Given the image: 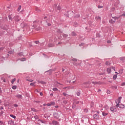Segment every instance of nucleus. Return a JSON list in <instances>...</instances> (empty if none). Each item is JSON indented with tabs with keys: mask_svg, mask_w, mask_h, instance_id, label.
I'll return each instance as SVG.
<instances>
[{
	"mask_svg": "<svg viewBox=\"0 0 125 125\" xmlns=\"http://www.w3.org/2000/svg\"><path fill=\"white\" fill-rule=\"evenodd\" d=\"M122 99V97H119L118 98V99L116 101V107H117L118 108V107H119L120 106V103H121V100Z\"/></svg>",
	"mask_w": 125,
	"mask_h": 125,
	"instance_id": "nucleus-1",
	"label": "nucleus"
},
{
	"mask_svg": "<svg viewBox=\"0 0 125 125\" xmlns=\"http://www.w3.org/2000/svg\"><path fill=\"white\" fill-rule=\"evenodd\" d=\"M110 111H111V112H113V113H115V112L117 111V108L115 107H110Z\"/></svg>",
	"mask_w": 125,
	"mask_h": 125,
	"instance_id": "nucleus-2",
	"label": "nucleus"
},
{
	"mask_svg": "<svg viewBox=\"0 0 125 125\" xmlns=\"http://www.w3.org/2000/svg\"><path fill=\"white\" fill-rule=\"evenodd\" d=\"M59 114H58V113L57 112H55L54 113V118H56V119H58V118H59Z\"/></svg>",
	"mask_w": 125,
	"mask_h": 125,
	"instance_id": "nucleus-3",
	"label": "nucleus"
},
{
	"mask_svg": "<svg viewBox=\"0 0 125 125\" xmlns=\"http://www.w3.org/2000/svg\"><path fill=\"white\" fill-rule=\"evenodd\" d=\"M93 118L95 120H98L99 119V115L98 114H95L94 115Z\"/></svg>",
	"mask_w": 125,
	"mask_h": 125,
	"instance_id": "nucleus-4",
	"label": "nucleus"
},
{
	"mask_svg": "<svg viewBox=\"0 0 125 125\" xmlns=\"http://www.w3.org/2000/svg\"><path fill=\"white\" fill-rule=\"evenodd\" d=\"M21 27H23V28H25V27H28V24L27 23H22L21 24Z\"/></svg>",
	"mask_w": 125,
	"mask_h": 125,
	"instance_id": "nucleus-5",
	"label": "nucleus"
},
{
	"mask_svg": "<svg viewBox=\"0 0 125 125\" xmlns=\"http://www.w3.org/2000/svg\"><path fill=\"white\" fill-rule=\"evenodd\" d=\"M15 20H16L17 22H18V21L20 20V19H19V17L18 16L15 17Z\"/></svg>",
	"mask_w": 125,
	"mask_h": 125,
	"instance_id": "nucleus-6",
	"label": "nucleus"
},
{
	"mask_svg": "<svg viewBox=\"0 0 125 125\" xmlns=\"http://www.w3.org/2000/svg\"><path fill=\"white\" fill-rule=\"evenodd\" d=\"M107 71L108 74H110V73L112 72L111 68H107Z\"/></svg>",
	"mask_w": 125,
	"mask_h": 125,
	"instance_id": "nucleus-7",
	"label": "nucleus"
},
{
	"mask_svg": "<svg viewBox=\"0 0 125 125\" xmlns=\"http://www.w3.org/2000/svg\"><path fill=\"white\" fill-rule=\"evenodd\" d=\"M109 23H111V24H114L115 23V21L113 20H110L109 21Z\"/></svg>",
	"mask_w": 125,
	"mask_h": 125,
	"instance_id": "nucleus-8",
	"label": "nucleus"
},
{
	"mask_svg": "<svg viewBox=\"0 0 125 125\" xmlns=\"http://www.w3.org/2000/svg\"><path fill=\"white\" fill-rule=\"evenodd\" d=\"M102 114H103V116H104V117H106V116H107V115H108V113H106L105 112H103Z\"/></svg>",
	"mask_w": 125,
	"mask_h": 125,
	"instance_id": "nucleus-9",
	"label": "nucleus"
},
{
	"mask_svg": "<svg viewBox=\"0 0 125 125\" xmlns=\"http://www.w3.org/2000/svg\"><path fill=\"white\" fill-rule=\"evenodd\" d=\"M52 123H53V125H58V123L57 122V121H53Z\"/></svg>",
	"mask_w": 125,
	"mask_h": 125,
	"instance_id": "nucleus-10",
	"label": "nucleus"
},
{
	"mask_svg": "<svg viewBox=\"0 0 125 125\" xmlns=\"http://www.w3.org/2000/svg\"><path fill=\"white\" fill-rule=\"evenodd\" d=\"M119 108H121L122 109L125 108V105H124L123 104H119Z\"/></svg>",
	"mask_w": 125,
	"mask_h": 125,
	"instance_id": "nucleus-11",
	"label": "nucleus"
},
{
	"mask_svg": "<svg viewBox=\"0 0 125 125\" xmlns=\"http://www.w3.org/2000/svg\"><path fill=\"white\" fill-rule=\"evenodd\" d=\"M16 97H18V98H21L22 99V95L18 94L16 96Z\"/></svg>",
	"mask_w": 125,
	"mask_h": 125,
	"instance_id": "nucleus-12",
	"label": "nucleus"
},
{
	"mask_svg": "<svg viewBox=\"0 0 125 125\" xmlns=\"http://www.w3.org/2000/svg\"><path fill=\"white\" fill-rule=\"evenodd\" d=\"M96 20H101V17H100L98 16H97L96 17Z\"/></svg>",
	"mask_w": 125,
	"mask_h": 125,
	"instance_id": "nucleus-13",
	"label": "nucleus"
},
{
	"mask_svg": "<svg viewBox=\"0 0 125 125\" xmlns=\"http://www.w3.org/2000/svg\"><path fill=\"white\" fill-rule=\"evenodd\" d=\"M116 74H123V70H120L119 73L115 72Z\"/></svg>",
	"mask_w": 125,
	"mask_h": 125,
	"instance_id": "nucleus-14",
	"label": "nucleus"
},
{
	"mask_svg": "<svg viewBox=\"0 0 125 125\" xmlns=\"http://www.w3.org/2000/svg\"><path fill=\"white\" fill-rule=\"evenodd\" d=\"M15 81H16V79H15V78L13 79L11 81V83H12V84H13L14 83V82H15Z\"/></svg>",
	"mask_w": 125,
	"mask_h": 125,
	"instance_id": "nucleus-15",
	"label": "nucleus"
},
{
	"mask_svg": "<svg viewBox=\"0 0 125 125\" xmlns=\"http://www.w3.org/2000/svg\"><path fill=\"white\" fill-rule=\"evenodd\" d=\"M113 80H116V79L118 78V76H117V75H115L113 76Z\"/></svg>",
	"mask_w": 125,
	"mask_h": 125,
	"instance_id": "nucleus-16",
	"label": "nucleus"
},
{
	"mask_svg": "<svg viewBox=\"0 0 125 125\" xmlns=\"http://www.w3.org/2000/svg\"><path fill=\"white\" fill-rule=\"evenodd\" d=\"M10 117H11V118H13L14 119H16V116L12 115V114H11L10 115Z\"/></svg>",
	"mask_w": 125,
	"mask_h": 125,
	"instance_id": "nucleus-17",
	"label": "nucleus"
},
{
	"mask_svg": "<svg viewBox=\"0 0 125 125\" xmlns=\"http://www.w3.org/2000/svg\"><path fill=\"white\" fill-rule=\"evenodd\" d=\"M1 80L2 81H3V82L4 83H5V79H4V78H3V77H1Z\"/></svg>",
	"mask_w": 125,
	"mask_h": 125,
	"instance_id": "nucleus-18",
	"label": "nucleus"
},
{
	"mask_svg": "<svg viewBox=\"0 0 125 125\" xmlns=\"http://www.w3.org/2000/svg\"><path fill=\"white\" fill-rule=\"evenodd\" d=\"M35 83H36V82H34V83H30V85H31V86L35 85V86H36V85H35Z\"/></svg>",
	"mask_w": 125,
	"mask_h": 125,
	"instance_id": "nucleus-19",
	"label": "nucleus"
},
{
	"mask_svg": "<svg viewBox=\"0 0 125 125\" xmlns=\"http://www.w3.org/2000/svg\"><path fill=\"white\" fill-rule=\"evenodd\" d=\"M110 63L109 62H105V64L107 65V66H109V65H110Z\"/></svg>",
	"mask_w": 125,
	"mask_h": 125,
	"instance_id": "nucleus-20",
	"label": "nucleus"
},
{
	"mask_svg": "<svg viewBox=\"0 0 125 125\" xmlns=\"http://www.w3.org/2000/svg\"><path fill=\"white\" fill-rule=\"evenodd\" d=\"M48 46L49 47H52L53 46V44H49L48 45Z\"/></svg>",
	"mask_w": 125,
	"mask_h": 125,
	"instance_id": "nucleus-21",
	"label": "nucleus"
},
{
	"mask_svg": "<svg viewBox=\"0 0 125 125\" xmlns=\"http://www.w3.org/2000/svg\"><path fill=\"white\" fill-rule=\"evenodd\" d=\"M38 83H42L43 84H45V82H43L42 81H41V82L38 81Z\"/></svg>",
	"mask_w": 125,
	"mask_h": 125,
	"instance_id": "nucleus-22",
	"label": "nucleus"
},
{
	"mask_svg": "<svg viewBox=\"0 0 125 125\" xmlns=\"http://www.w3.org/2000/svg\"><path fill=\"white\" fill-rule=\"evenodd\" d=\"M34 118L35 119H39V116L38 115H35L34 116Z\"/></svg>",
	"mask_w": 125,
	"mask_h": 125,
	"instance_id": "nucleus-23",
	"label": "nucleus"
},
{
	"mask_svg": "<svg viewBox=\"0 0 125 125\" xmlns=\"http://www.w3.org/2000/svg\"><path fill=\"white\" fill-rule=\"evenodd\" d=\"M17 86H16V85L13 86H12V88H13V89H16Z\"/></svg>",
	"mask_w": 125,
	"mask_h": 125,
	"instance_id": "nucleus-24",
	"label": "nucleus"
},
{
	"mask_svg": "<svg viewBox=\"0 0 125 125\" xmlns=\"http://www.w3.org/2000/svg\"><path fill=\"white\" fill-rule=\"evenodd\" d=\"M27 81H28V82H30V83H32V82H34V80L32 79L27 80Z\"/></svg>",
	"mask_w": 125,
	"mask_h": 125,
	"instance_id": "nucleus-25",
	"label": "nucleus"
},
{
	"mask_svg": "<svg viewBox=\"0 0 125 125\" xmlns=\"http://www.w3.org/2000/svg\"><path fill=\"white\" fill-rule=\"evenodd\" d=\"M53 90L54 91H57V90H58V89H57V88H54L53 89Z\"/></svg>",
	"mask_w": 125,
	"mask_h": 125,
	"instance_id": "nucleus-26",
	"label": "nucleus"
},
{
	"mask_svg": "<svg viewBox=\"0 0 125 125\" xmlns=\"http://www.w3.org/2000/svg\"><path fill=\"white\" fill-rule=\"evenodd\" d=\"M21 10V6H19L18 9V11H20Z\"/></svg>",
	"mask_w": 125,
	"mask_h": 125,
	"instance_id": "nucleus-27",
	"label": "nucleus"
},
{
	"mask_svg": "<svg viewBox=\"0 0 125 125\" xmlns=\"http://www.w3.org/2000/svg\"><path fill=\"white\" fill-rule=\"evenodd\" d=\"M31 110L33 111V112H37V110H36L35 108H32Z\"/></svg>",
	"mask_w": 125,
	"mask_h": 125,
	"instance_id": "nucleus-28",
	"label": "nucleus"
},
{
	"mask_svg": "<svg viewBox=\"0 0 125 125\" xmlns=\"http://www.w3.org/2000/svg\"><path fill=\"white\" fill-rule=\"evenodd\" d=\"M125 58H120V60L121 61H124V60H125Z\"/></svg>",
	"mask_w": 125,
	"mask_h": 125,
	"instance_id": "nucleus-29",
	"label": "nucleus"
},
{
	"mask_svg": "<svg viewBox=\"0 0 125 125\" xmlns=\"http://www.w3.org/2000/svg\"><path fill=\"white\" fill-rule=\"evenodd\" d=\"M125 83H121V86H125Z\"/></svg>",
	"mask_w": 125,
	"mask_h": 125,
	"instance_id": "nucleus-30",
	"label": "nucleus"
},
{
	"mask_svg": "<svg viewBox=\"0 0 125 125\" xmlns=\"http://www.w3.org/2000/svg\"><path fill=\"white\" fill-rule=\"evenodd\" d=\"M21 61H26V59L25 58H22L21 60Z\"/></svg>",
	"mask_w": 125,
	"mask_h": 125,
	"instance_id": "nucleus-31",
	"label": "nucleus"
},
{
	"mask_svg": "<svg viewBox=\"0 0 125 125\" xmlns=\"http://www.w3.org/2000/svg\"><path fill=\"white\" fill-rule=\"evenodd\" d=\"M113 18L114 20H118V19L117 17H113Z\"/></svg>",
	"mask_w": 125,
	"mask_h": 125,
	"instance_id": "nucleus-32",
	"label": "nucleus"
},
{
	"mask_svg": "<svg viewBox=\"0 0 125 125\" xmlns=\"http://www.w3.org/2000/svg\"><path fill=\"white\" fill-rule=\"evenodd\" d=\"M69 88H70V87H63L64 89H69Z\"/></svg>",
	"mask_w": 125,
	"mask_h": 125,
	"instance_id": "nucleus-33",
	"label": "nucleus"
},
{
	"mask_svg": "<svg viewBox=\"0 0 125 125\" xmlns=\"http://www.w3.org/2000/svg\"><path fill=\"white\" fill-rule=\"evenodd\" d=\"M98 8H103V6H100V5H99V6H98Z\"/></svg>",
	"mask_w": 125,
	"mask_h": 125,
	"instance_id": "nucleus-34",
	"label": "nucleus"
},
{
	"mask_svg": "<svg viewBox=\"0 0 125 125\" xmlns=\"http://www.w3.org/2000/svg\"><path fill=\"white\" fill-rule=\"evenodd\" d=\"M54 104H55V103H54L53 102H51V105H54Z\"/></svg>",
	"mask_w": 125,
	"mask_h": 125,
	"instance_id": "nucleus-35",
	"label": "nucleus"
},
{
	"mask_svg": "<svg viewBox=\"0 0 125 125\" xmlns=\"http://www.w3.org/2000/svg\"><path fill=\"white\" fill-rule=\"evenodd\" d=\"M72 35L73 36H76V33H75V32H72Z\"/></svg>",
	"mask_w": 125,
	"mask_h": 125,
	"instance_id": "nucleus-36",
	"label": "nucleus"
},
{
	"mask_svg": "<svg viewBox=\"0 0 125 125\" xmlns=\"http://www.w3.org/2000/svg\"><path fill=\"white\" fill-rule=\"evenodd\" d=\"M63 95H64V96H67V94H66V93H63Z\"/></svg>",
	"mask_w": 125,
	"mask_h": 125,
	"instance_id": "nucleus-37",
	"label": "nucleus"
},
{
	"mask_svg": "<svg viewBox=\"0 0 125 125\" xmlns=\"http://www.w3.org/2000/svg\"><path fill=\"white\" fill-rule=\"evenodd\" d=\"M57 8L58 9H59V10H60V9H61V7L59 6H58Z\"/></svg>",
	"mask_w": 125,
	"mask_h": 125,
	"instance_id": "nucleus-38",
	"label": "nucleus"
},
{
	"mask_svg": "<svg viewBox=\"0 0 125 125\" xmlns=\"http://www.w3.org/2000/svg\"><path fill=\"white\" fill-rule=\"evenodd\" d=\"M9 53L10 54H12L13 53V52H12V51H10L9 52Z\"/></svg>",
	"mask_w": 125,
	"mask_h": 125,
	"instance_id": "nucleus-39",
	"label": "nucleus"
},
{
	"mask_svg": "<svg viewBox=\"0 0 125 125\" xmlns=\"http://www.w3.org/2000/svg\"><path fill=\"white\" fill-rule=\"evenodd\" d=\"M3 114V111H1V112H0V115H2Z\"/></svg>",
	"mask_w": 125,
	"mask_h": 125,
	"instance_id": "nucleus-40",
	"label": "nucleus"
},
{
	"mask_svg": "<svg viewBox=\"0 0 125 125\" xmlns=\"http://www.w3.org/2000/svg\"><path fill=\"white\" fill-rule=\"evenodd\" d=\"M14 107H18V104H15L14 105Z\"/></svg>",
	"mask_w": 125,
	"mask_h": 125,
	"instance_id": "nucleus-41",
	"label": "nucleus"
},
{
	"mask_svg": "<svg viewBox=\"0 0 125 125\" xmlns=\"http://www.w3.org/2000/svg\"><path fill=\"white\" fill-rule=\"evenodd\" d=\"M77 95L78 96H80V95H81V93L80 92L77 93Z\"/></svg>",
	"mask_w": 125,
	"mask_h": 125,
	"instance_id": "nucleus-42",
	"label": "nucleus"
},
{
	"mask_svg": "<svg viewBox=\"0 0 125 125\" xmlns=\"http://www.w3.org/2000/svg\"><path fill=\"white\" fill-rule=\"evenodd\" d=\"M47 106H51V104H47Z\"/></svg>",
	"mask_w": 125,
	"mask_h": 125,
	"instance_id": "nucleus-43",
	"label": "nucleus"
},
{
	"mask_svg": "<svg viewBox=\"0 0 125 125\" xmlns=\"http://www.w3.org/2000/svg\"><path fill=\"white\" fill-rule=\"evenodd\" d=\"M107 42V43H111V41H108Z\"/></svg>",
	"mask_w": 125,
	"mask_h": 125,
	"instance_id": "nucleus-44",
	"label": "nucleus"
},
{
	"mask_svg": "<svg viewBox=\"0 0 125 125\" xmlns=\"http://www.w3.org/2000/svg\"><path fill=\"white\" fill-rule=\"evenodd\" d=\"M35 43H36V44H38V43H39V41H35Z\"/></svg>",
	"mask_w": 125,
	"mask_h": 125,
	"instance_id": "nucleus-45",
	"label": "nucleus"
},
{
	"mask_svg": "<svg viewBox=\"0 0 125 125\" xmlns=\"http://www.w3.org/2000/svg\"><path fill=\"white\" fill-rule=\"evenodd\" d=\"M40 95H41V96H42V95H43V94H42V92H41V93H40Z\"/></svg>",
	"mask_w": 125,
	"mask_h": 125,
	"instance_id": "nucleus-46",
	"label": "nucleus"
},
{
	"mask_svg": "<svg viewBox=\"0 0 125 125\" xmlns=\"http://www.w3.org/2000/svg\"><path fill=\"white\" fill-rule=\"evenodd\" d=\"M0 109L1 110H3V107L2 106H1V107H0Z\"/></svg>",
	"mask_w": 125,
	"mask_h": 125,
	"instance_id": "nucleus-47",
	"label": "nucleus"
},
{
	"mask_svg": "<svg viewBox=\"0 0 125 125\" xmlns=\"http://www.w3.org/2000/svg\"><path fill=\"white\" fill-rule=\"evenodd\" d=\"M107 93H108L109 94L110 93V90H107Z\"/></svg>",
	"mask_w": 125,
	"mask_h": 125,
	"instance_id": "nucleus-48",
	"label": "nucleus"
},
{
	"mask_svg": "<svg viewBox=\"0 0 125 125\" xmlns=\"http://www.w3.org/2000/svg\"><path fill=\"white\" fill-rule=\"evenodd\" d=\"M0 50H3V48H0Z\"/></svg>",
	"mask_w": 125,
	"mask_h": 125,
	"instance_id": "nucleus-49",
	"label": "nucleus"
},
{
	"mask_svg": "<svg viewBox=\"0 0 125 125\" xmlns=\"http://www.w3.org/2000/svg\"><path fill=\"white\" fill-rule=\"evenodd\" d=\"M47 25H48V26H51V24H50V23H48Z\"/></svg>",
	"mask_w": 125,
	"mask_h": 125,
	"instance_id": "nucleus-50",
	"label": "nucleus"
},
{
	"mask_svg": "<svg viewBox=\"0 0 125 125\" xmlns=\"http://www.w3.org/2000/svg\"><path fill=\"white\" fill-rule=\"evenodd\" d=\"M122 16H124L125 17V14H123L122 15Z\"/></svg>",
	"mask_w": 125,
	"mask_h": 125,
	"instance_id": "nucleus-51",
	"label": "nucleus"
},
{
	"mask_svg": "<svg viewBox=\"0 0 125 125\" xmlns=\"http://www.w3.org/2000/svg\"><path fill=\"white\" fill-rule=\"evenodd\" d=\"M9 19L10 20H11V17H10V16H9Z\"/></svg>",
	"mask_w": 125,
	"mask_h": 125,
	"instance_id": "nucleus-52",
	"label": "nucleus"
},
{
	"mask_svg": "<svg viewBox=\"0 0 125 125\" xmlns=\"http://www.w3.org/2000/svg\"><path fill=\"white\" fill-rule=\"evenodd\" d=\"M102 23H103V24H104V23H105V21H102Z\"/></svg>",
	"mask_w": 125,
	"mask_h": 125,
	"instance_id": "nucleus-53",
	"label": "nucleus"
},
{
	"mask_svg": "<svg viewBox=\"0 0 125 125\" xmlns=\"http://www.w3.org/2000/svg\"><path fill=\"white\" fill-rule=\"evenodd\" d=\"M36 27H37V26L36 25H33L34 28H36Z\"/></svg>",
	"mask_w": 125,
	"mask_h": 125,
	"instance_id": "nucleus-54",
	"label": "nucleus"
},
{
	"mask_svg": "<svg viewBox=\"0 0 125 125\" xmlns=\"http://www.w3.org/2000/svg\"><path fill=\"white\" fill-rule=\"evenodd\" d=\"M97 114H99V113H100L99 111H97Z\"/></svg>",
	"mask_w": 125,
	"mask_h": 125,
	"instance_id": "nucleus-55",
	"label": "nucleus"
},
{
	"mask_svg": "<svg viewBox=\"0 0 125 125\" xmlns=\"http://www.w3.org/2000/svg\"><path fill=\"white\" fill-rule=\"evenodd\" d=\"M103 105L102 104H101L99 107H102Z\"/></svg>",
	"mask_w": 125,
	"mask_h": 125,
	"instance_id": "nucleus-56",
	"label": "nucleus"
},
{
	"mask_svg": "<svg viewBox=\"0 0 125 125\" xmlns=\"http://www.w3.org/2000/svg\"><path fill=\"white\" fill-rule=\"evenodd\" d=\"M112 69L114 70V71H115V67H112Z\"/></svg>",
	"mask_w": 125,
	"mask_h": 125,
	"instance_id": "nucleus-57",
	"label": "nucleus"
},
{
	"mask_svg": "<svg viewBox=\"0 0 125 125\" xmlns=\"http://www.w3.org/2000/svg\"><path fill=\"white\" fill-rule=\"evenodd\" d=\"M95 83H99V82H95Z\"/></svg>",
	"mask_w": 125,
	"mask_h": 125,
	"instance_id": "nucleus-58",
	"label": "nucleus"
},
{
	"mask_svg": "<svg viewBox=\"0 0 125 125\" xmlns=\"http://www.w3.org/2000/svg\"><path fill=\"white\" fill-rule=\"evenodd\" d=\"M43 106H46V104H43Z\"/></svg>",
	"mask_w": 125,
	"mask_h": 125,
	"instance_id": "nucleus-59",
	"label": "nucleus"
},
{
	"mask_svg": "<svg viewBox=\"0 0 125 125\" xmlns=\"http://www.w3.org/2000/svg\"><path fill=\"white\" fill-rule=\"evenodd\" d=\"M58 44H61V42H59Z\"/></svg>",
	"mask_w": 125,
	"mask_h": 125,
	"instance_id": "nucleus-60",
	"label": "nucleus"
},
{
	"mask_svg": "<svg viewBox=\"0 0 125 125\" xmlns=\"http://www.w3.org/2000/svg\"><path fill=\"white\" fill-rule=\"evenodd\" d=\"M55 107L56 108H58V106H56Z\"/></svg>",
	"mask_w": 125,
	"mask_h": 125,
	"instance_id": "nucleus-61",
	"label": "nucleus"
},
{
	"mask_svg": "<svg viewBox=\"0 0 125 125\" xmlns=\"http://www.w3.org/2000/svg\"><path fill=\"white\" fill-rule=\"evenodd\" d=\"M87 110L86 109H84V111L86 112Z\"/></svg>",
	"mask_w": 125,
	"mask_h": 125,
	"instance_id": "nucleus-62",
	"label": "nucleus"
},
{
	"mask_svg": "<svg viewBox=\"0 0 125 125\" xmlns=\"http://www.w3.org/2000/svg\"><path fill=\"white\" fill-rule=\"evenodd\" d=\"M74 61H77V59H74Z\"/></svg>",
	"mask_w": 125,
	"mask_h": 125,
	"instance_id": "nucleus-63",
	"label": "nucleus"
},
{
	"mask_svg": "<svg viewBox=\"0 0 125 125\" xmlns=\"http://www.w3.org/2000/svg\"><path fill=\"white\" fill-rule=\"evenodd\" d=\"M0 103H1V101H0Z\"/></svg>",
	"mask_w": 125,
	"mask_h": 125,
	"instance_id": "nucleus-64",
	"label": "nucleus"
}]
</instances>
